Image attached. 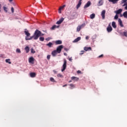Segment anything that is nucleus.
Returning <instances> with one entry per match:
<instances>
[{
	"mask_svg": "<svg viewBox=\"0 0 127 127\" xmlns=\"http://www.w3.org/2000/svg\"><path fill=\"white\" fill-rule=\"evenodd\" d=\"M40 35H41V31L36 29L34 33V40H37Z\"/></svg>",
	"mask_w": 127,
	"mask_h": 127,
	"instance_id": "obj_1",
	"label": "nucleus"
},
{
	"mask_svg": "<svg viewBox=\"0 0 127 127\" xmlns=\"http://www.w3.org/2000/svg\"><path fill=\"white\" fill-rule=\"evenodd\" d=\"M63 69H62V72H64L65 71L66 67H67V61H66V59L64 60V63L63 65Z\"/></svg>",
	"mask_w": 127,
	"mask_h": 127,
	"instance_id": "obj_2",
	"label": "nucleus"
},
{
	"mask_svg": "<svg viewBox=\"0 0 127 127\" xmlns=\"http://www.w3.org/2000/svg\"><path fill=\"white\" fill-rule=\"evenodd\" d=\"M62 49H63V45H60L57 48L56 50L58 54L61 53V51H62Z\"/></svg>",
	"mask_w": 127,
	"mask_h": 127,
	"instance_id": "obj_3",
	"label": "nucleus"
},
{
	"mask_svg": "<svg viewBox=\"0 0 127 127\" xmlns=\"http://www.w3.org/2000/svg\"><path fill=\"white\" fill-rule=\"evenodd\" d=\"M85 27V24H82L80 25H78L76 28V31H77V32H79V31L81 30V29L83 28V27Z\"/></svg>",
	"mask_w": 127,
	"mask_h": 127,
	"instance_id": "obj_4",
	"label": "nucleus"
},
{
	"mask_svg": "<svg viewBox=\"0 0 127 127\" xmlns=\"http://www.w3.org/2000/svg\"><path fill=\"white\" fill-rule=\"evenodd\" d=\"M107 30L108 32H112L113 31V28L111 26V24H109L108 27L107 28Z\"/></svg>",
	"mask_w": 127,
	"mask_h": 127,
	"instance_id": "obj_5",
	"label": "nucleus"
},
{
	"mask_svg": "<svg viewBox=\"0 0 127 127\" xmlns=\"http://www.w3.org/2000/svg\"><path fill=\"white\" fill-rule=\"evenodd\" d=\"M24 33L25 35H26V37H29V36H30V33H29V32H28V30L26 29L24 31Z\"/></svg>",
	"mask_w": 127,
	"mask_h": 127,
	"instance_id": "obj_6",
	"label": "nucleus"
},
{
	"mask_svg": "<svg viewBox=\"0 0 127 127\" xmlns=\"http://www.w3.org/2000/svg\"><path fill=\"white\" fill-rule=\"evenodd\" d=\"M122 11H123V9H119V10L115 11L114 12L115 13H116V14H121Z\"/></svg>",
	"mask_w": 127,
	"mask_h": 127,
	"instance_id": "obj_7",
	"label": "nucleus"
},
{
	"mask_svg": "<svg viewBox=\"0 0 127 127\" xmlns=\"http://www.w3.org/2000/svg\"><path fill=\"white\" fill-rule=\"evenodd\" d=\"M63 21H64V18H62L60 19V20L59 21H58L57 22L56 24H61V23H63Z\"/></svg>",
	"mask_w": 127,
	"mask_h": 127,
	"instance_id": "obj_8",
	"label": "nucleus"
},
{
	"mask_svg": "<svg viewBox=\"0 0 127 127\" xmlns=\"http://www.w3.org/2000/svg\"><path fill=\"white\" fill-rule=\"evenodd\" d=\"M118 22L121 27H124V24H123V21H122V19H121V18L118 19Z\"/></svg>",
	"mask_w": 127,
	"mask_h": 127,
	"instance_id": "obj_9",
	"label": "nucleus"
},
{
	"mask_svg": "<svg viewBox=\"0 0 127 127\" xmlns=\"http://www.w3.org/2000/svg\"><path fill=\"white\" fill-rule=\"evenodd\" d=\"M91 5V1H88L87 3L84 5V8H87V7H89Z\"/></svg>",
	"mask_w": 127,
	"mask_h": 127,
	"instance_id": "obj_10",
	"label": "nucleus"
},
{
	"mask_svg": "<svg viewBox=\"0 0 127 127\" xmlns=\"http://www.w3.org/2000/svg\"><path fill=\"white\" fill-rule=\"evenodd\" d=\"M34 58L33 57H31L29 59V63L33 64L34 63Z\"/></svg>",
	"mask_w": 127,
	"mask_h": 127,
	"instance_id": "obj_11",
	"label": "nucleus"
},
{
	"mask_svg": "<svg viewBox=\"0 0 127 127\" xmlns=\"http://www.w3.org/2000/svg\"><path fill=\"white\" fill-rule=\"evenodd\" d=\"M106 14V10H103L101 13V16L103 19H105V15Z\"/></svg>",
	"mask_w": 127,
	"mask_h": 127,
	"instance_id": "obj_12",
	"label": "nucleus"
},
{
	"mask_svg": "<svg viewBox=\"0 0 127 127\" xmlns=\"http://www.w3.org/2000/svg\"><path fill=\"white\" fill-rule=\"evenodd\" d=\"M32 39L34 40V35H33L32 36H31L30 38L28 37H25V40H31Z\"/></svg>",
	"mask_w": 127,
	"mask_h": 127,
	"instance_id": "obj_13",
	"label": "nucleus"
},
{
	"mask_svg": "<svg viewBox=\"0 0 127 127\" xmlns=\"http://www.w3.org/2000/svg\"><path fill=\"white\" fill-rule=\"evenodd\" d=\"M30 76L31 78H34L36 76V73L35 72H31L30 73Z\"/></svg>",
	"mask_w": 127,
	"mask_h": 127,
	"instance_id": "obj_14",
	"label": "nucleus"
},
{
	"mask_svg": "<svg viewBox=\"0 0 127 127\" xmlns=\"http://www.w3.org/2000/svg\"><path fill=\"white\" fill-rule=\"evenodd\" d=\"M65 6H66V5H64L59 8V13H61V12H62L61 11L62 10V9H63V8H64V7H65Z\"/></svg>",
	"mask_w": 127,
	"mask_h": 127,
	"instance_id": "obj_15",
	"label": "nucleus"
},
{
	"mask_svg": "<svg viewBox=\"0 0 127 127\" xmlns=\"http://www.w3.org/2000/svg\"><path fill=\"white\" fill-rule=\"evenodd\" d=\"M57 53L58 52H57L56 50H54L52 52V55L55 57V56H56V55H57Z\"/></svg>",
	"mask_w": 127,
	"mask_h": 127,
	"instance_id": "obj_16",
	"label": "nucleus"
},
{
	"mask_svg": "<svg viewBox=\"0 0 127 127\" xmlns=\"http://www.w3.org/2000/svg\"><path fill=\"white\" fill-rule=\"evenodd\" d=\"M59 28V26H57L56 25H53L51 28V30H55L56 28Z\"/></svg>",
	"mask_w": 127,
	"mask_h": 127,
	"instance_id": "obj_17",
	"label": "nucleus"
},
{
	"mask_svg": "<svg viewBox=\"0 0 127 127\" xmlns=\"http://www.w3.org/2000/svg\"><path fill=\"white\" fill-rule=\"evenodd\" d=\"M110 2H112V3H117L119 0H108Z\"/></svg>",
	"mask_w": 127,
	"mask_h": 127,
	"instance_id": "obj_18",
	"label": "nucleus"
},
{
	"mask_svg": "<svg viewBox=\"0 0 127 127\" xmlns=\"http://www.w3.org/2000/svg\"><path fill=\"white\" fill-rule=\"evenodd\" d=\"M80 40H81V37H78L76 39H75L73 41V42H74V43L78 42V41H80Z\"/></svg>",
	"mask_w": 127,
	"mask_h": 127,
	"instance_id": "obj_19",
	"label": "nucleus"
},
{
	"mask_svg": "<svg viewBox=\"0 0 127 127\" xmlns=\"http://www.w3.org/2000/svg\"><path fill=\"white\" fill-rule=\"evenodd\" d=\"M55 44H56V45H58L59 44H62V41L61 40L56 41Z\"/></svg>",
	"mask_w": 127,
	"mask_h": 127,
	"instance_id": "obj_20",
	"label": "nucleus"
},
{
	"mask_svg": "<svg viewBox=\"0 0 127 127\" xmlns=\"http://www.w3.org/2000/svg\"><path fill=\"white\" fill-rule=\"evenodd\" d=\"M46 46H48V47L51 48L53 46V43H52V42H49L46 45Z\"/></svg>",
	"mask_w": 127,
	"mask_h": 127,
	"instance_id": "obj_21",
	"label": "nucleus"
},
{
	"mask_svg": "<svg viewBox=\"0 0 127 127\" xmlns=\"http://www.w3.org/2000/svg\"><path fill=\"white\" fill-rule=\"evenodd\" d=\"M112 26L114 28H117V25H116V22L115 21L112 22Z\"/></svg>",
	"mask_w": 127,
	"mask_h": 127,
	"instance_id": "obj_22",
	"label": "nucleus"
},
{
	"mask_svg": "<svg viewBox=\"0 0 127 127\" xmlns=\"http://www.w3.org/2000/svg\"><path fill=\"white\" fill-rule=\"evenodd\" d=\"M68 86H70V87H69L70 89H74L75 87V85L73 83H71V84H69Z\"/></svg>",
	"mask_w": 127,
	"mask_h": 127,
	"instance_id": "obj_23",
	"label": "nucleus"
},
{
	"mask_svg": "<svg viewBox=\"0 0 127 127\" xmlns=\"http://www.w3.org/2000/svg\"><path fill=\"white\" fill-rule=\"evenodd\" d=\"M103 3H104V2L102 0H99L98 2V5L99 6H101V5H103Z\"/></svg>",
	"mask_w": 127,
	"mask_h": 127,
	"instance_id": "obj_24",
	"label": "nucleus"
},
{
	"mask_svg": "<svg viewBox=\"0 0 127 127\" xmlns=\"http://www.w3.org/2000/svg\"><path fill=\"white\" fill-rule=\"evenodd\" d=\"M95 16H96V15L95 14V13H92V14H91L90 15V17L91 19H94V18H95Z\"/></svg>",
	"mask_w": 127,
	"mask_h": 127,
	"instance_id": "obj_25",
	"label": "nucleus"
},
{
	"mask_svg": "<svg viewBox=\"0 0 127 127\" xmlns=\"http://www.w3.org/2000/svg\"><path fill=\"white\" fill-rule=\"evenodd\" d=\"M71 80H73L75 81H78V80H79V78L75 77V76H72L71 78Z\"/></svg>",
	"mask_w": 127,
	"mask_h": 127,
	"instance_id": "obj_26",
	"label": "nucleus"
},
{
	"mask_svg": "<svg viewBox=\"0 0 127 127\" xmlns=\"http://www.w3.org/2000/svg\"><path fill=\"white\" fill-rule=\"evenodd\" d=\"M84 50L85 51H88V50H92V48L91 47H85Z\"/></svg>",
	"mask_w": 127,
	"mask_h": 127,
	"instance_id": "obj_27",
	"label": "nucleus"
},
{
	"mask_svg": "<svg viewBox=\"0 0 127 127\" xmlns=\"http://www.w3.org/2000/svg\"><path fill=\"white\" fill-rule=\"evenodd\" d=\"M51 82H55V83H57V81H56L55 80V79H54V78L53 77H51L50 79Z\"/></svg>",
	"mask_w": 127,
	"mask_h": 127,
	"instance_id": "obj_28",
	"label": "nucleus"
},
{
	"mask_svg": "<svg viewBox=\"0 0 127 127\" xmlns=\"http://www.w3.org/2000/svg\"><path fill=\"white\" fill-rule=\"evenodd\" d=\"M123 16L125 17V18H127V11L123 13Z\"/></svg>",
	"mask_w": 127,
	"mask_h": 127,
	"instance_id": "obj_29",
	"label": "nucleus"
},
{
	"mask_svg": "<svg viewBox=\"0 0 127 127\" xmlns=\"http://www.w3.org/2000/svg\"><path fill=\"white\" fill-rule=\"evenodd\" d=\"M25 50L26 51V53H28V52H29V47L28 46H26L25 48Z\"/></svg>",
	"mask_w": 127,
	"mask_h": 127,
	"instance_id": "obj_30",
	"label": "nucleus"
},
{
	"mask_svg": "<svg viewBox=\"0 0 127 127\" xmlns=\"http://www.w3.org/2000/svg\"><path fill=\"white\" fill-rule=\"evenodd\" d=\"M81 4H82V2H78V3L77 4V5H76V8L77 9H78V8H79V7H80L81 6Z\"/></svg>",
	"mask_w": 127,
	"mask_h": 127,
	"instance_id": "obj_31",
	"label": "nucleus"
},
{
	"mask_svg": "<svg viewBox=\"0 0 127 127\" xmlns=\"http://www.w3.org/2000/svg\"><path fill=\"white\" fill-rule=\"evenodd\" d=\"M6 63H8V64H11V63L10 62V59H8L5 60Z\"/></svg>",
	"mask_w": 127,
	"mask_h": 127,
	"instance_id": "obj_32",
	"label": "nucleus"
},
{
	"mask_svg": "<svg viewBox=\"0 0 127 127\" xmlns=\"http://www.w3.org/2000/svg\"><path fill=\"white\" fill-rule=\"evenodd\" d=\"M40 41H44V37H40L39 38Z\"/></svg>",
	"mask_w": 127,
	"mask_h": 127,
	"instance_id": "obj_33",
	"label": "nucleus"
},
{
	"mask_svg": "<svg viewBox=\"0 0 127 127\" xmlns=\"http://www.w3.org/2000/svg\"><path fill=\"white\" fill-rule=\"evenodd\" d=\"M16 52L17 53H21V51H20V49H17L16 50Z\"/></svg>",
	"mask_w": 127,
	"mask_h": 127,
	"instance_id": "obj_34",
	"label": "nucleus"
},
{
	"mask_svg": "<svg viewBox=\"0 0 127 127\" xmlns=\"http://www.w3.org/2000/svg\"><path fill=\"white\" fill-rule=\"evenodd\" d=\"M3 10H4L5 12H7V8L5 6L3 7Z\"/></svg>",
	"mask_w": 127,
	"mask_h": 127,
	"instance_id": "obj_35",
	"label": "nucleus"
},
{
	"mask_svg": "<svg viewBox=\"0 0 127 127\" xmlns=\"http://www.w3.org/2000/svg\"><path fill=\"white\" fill-rule=\"evenodd\" d=\"M118 18H119V15H118V14H116L114 17V19H118Z\"/></svg>",
	"mask_w": 127,
	"mask_h": 127,
	"instance_id": "obj_36",
	"label": "nucleus"
},
{
	"mask_svg": "<svg viewBox=\"0 0 127 127\" xmlns=\"http://www.w3.org/2000/svg\"><path fill=\"white\" fill-rule=\"evenodd\" d=\"M31 53H33V54H34V53H35V51H34V49H33V48H32L31 49Z\"/></svg>",
	"mask_w": 127,
	"mask_h": 127,
	"instance_id": "obj_37",
	"label": "nucleus"
},
{
	"mask_svg": "<svg viewBox=\"0 0 127 127\" xmlns=\"http://www.w3.org/2000/svg\"><path fill=\"white\" fill-rule=\"evenodd\" d=\"M58 77H60V78H63V75H62V74L59 73V74H58L57 75Z\"/></svg>",
	"mask_w": 127,
	"mask_h": 127,
	"instance_id": "obj_38",
	"label": "nucleus"
},
{
	"mask_svg": "<svg viewBox=\"0 0 127 127\" xmlns=\"http://www.w3.org/2000/svg\"><path fill=\"white\" fill-rule=\"evenodd\" d=\"M127 0H122V1H121V3H126V2H127Z\"/></svg>",
	"mask_w": 127,
	"mask_h": 127,
	"instance_id": "obj_39",
	"label": "nucleus"
},
{
	"mask_svg": "<svg viewBox=\"0 0 127 127\" xmlns=\"http://www.w3.org/2000/svg\"><path fill=\"white\" fill-rule=\"evenodd\" d=\"M11 11L12 13H13L14 12V8H13V7H12L11 8Z\"/></svg>",
	"mask_w": 127,
	"mask_h": 127,
	"instance_id": "obj_40",
	"label": "nucleus"
},
{
	"mask_svg": "<svg viewBox=\"0 0 127 127\" xmlns=\"http://www.w3.org/2000/svg\"><path fill=\"white\" fill-rule=\"evenodd\" d=\"M124 36H126V37H127V32H124Z\"/></svg>",
	"mask_w": 127,
	"mask_h": 127,
	"instance_id": "obj_41",
	"label": "nucleus"
},
{
	"mask_svg": "<svg viewBox=\"0 0 127 127\" xmlns=\"http://www.w3.org/2000/svg\"><path fill=\"white\" fill-rule=\"evenodd\" d=\"M50 57H51V56L48 55L47 57V59H48V60H50Z\"/></svg>",
	"mask_w": 127,
	"mask_h": 127,
	"instance_id": "obj_42",
	"label": "nucleus"
},
{
	"mask_svg": "<svg viewBox=\"0 0 127 127\" xmlns=\"http://www.w3.org/2000/svg\"><path fill=\"white\" fill-rule=\"evenodd\" d=\"M104 57V55H101L98 57V58H103Z\"/></svg>",
	"mask_w": 127,
	"mask_h": 127,
	"instance_id": "obj_43",
	"label": "nucleus"
},
{
	"mask_svg": "<svg viewBox=\"0 0 127 127\" xmlns=\"http://www.w3.org/2000/svg\"><path fill=\"white\" fill-rule=\"evenodd\" d=\"M50 39H51V38L49 37V38H46V40L47 41H49V40H50Z\"/></svg>",
	"mask_w": 127,
	"mask_h": 127,
	"instance_id": "obj_44",
	"label": "nucleus"
},
{
	"mask_svg": "<svg viewBox=\"0 0 127 127\" xmlns=\"http://www.w3.org/2000/svg\"><path fill=\"white\" fill-rule=\"evenodd\" d=\"M89 38H90V37L88 36L85 37V39H86V40H89Z\"/></svg>",
	"mask_w": 127,
	"mask_h": 127,
	"instance_id": "obj_45",
	"label": "nucleus"
},
{
	"mask_svg": "<svg viewBox=\"0 0 127 127\" xmlns=\"http://www.w3.org/2000/svg\"><path fill=\"white\" fill-rule=\"evenodd\" d=\"M77 74H81V71L80 70H78L77 71Z\"/></svg>",
	"mask_w": 127,
	"mask_h": 127,
	"instance_id": "obj_46",
	"label": "nucleus"
},
{
	"mask_svg": "<svg viewBox=\"0 0 127 127\" xmlns=\"http://www.w3.org/2000/svg\"><path fill=\"white\" fill-rule=\"evenodd\" d=\"M84 54V51H81V53L80 54V55Z\"/></svg>",
	"mask_w": 127,
	"mask_h": 127,
	"instance_id": "obj_47",
	"label": "nucleus"
},
{
	"mask_svg": "<svg viewBox=\"0 0 127 127\" xmlns=\"http://www.w3.org/2000/svg\"><path fill=\"white\" fill-rule=\"evenodd\" d=\"M64 50H65V51H68V49H67V48H64Z\"/></svg>",
	"mask_w": 127,
	"mask_h": 127,
	"instance_id": "obj_48",
	"label": "nucleus"
},
{
	"mask_svg": "<svg viewBox=\"0 0 127 127\" xmlns=\"http://www.w3.org/2000/svg\"><path fill=\"white\" fill-rule=\"evenodd\" d=\"M68 86V84H64L63 86V87H67Z\"/></svg>",
	"mask_w": 127,
	"mask_h": 127,
	"instance_id": "obj_49",
	"label": "nucleus"
},
{
	"mask_svg": "<svg viewBox=\"0 0 127 127\" xmlns=\"http://www.w3.org/2000/svg\"><path fill=\"white\" fill-rule=\"evenodd\" d=\"M68 60H69V61H72V58H69Z\"/></svg>",
	"mask_w": 127,
	"mask_h": 127,
	"instance_id": "obj_50",
	"label": "nucleus"
},
{
	"mask_svg": "<svg viewBox=\"0 0 127 127\" xmlns=\"http://www.w3.org/2000/svg\"><path fill=\"white\" fill-rule=\"evenodd\" d=\"M44 35V34H42V33H41L40 36H43Z\"/></svg>",
	"mask_w": 127,
	"mask_h": 127,
	"instance_id": "obj_51",
	"label": "nucleus"
},
{
	"mask_svg": "<svg viewBox=\"0 0 127 127\" xmlns=\"http://www.w3.org/2000/svg\"><path fill=\"white\" fill-rule=\"evenodd\" d=\"M64 55L65 56H67V54H66V53H64Z\"/></svg>",
	"mask_w": 127,
	"mask_h": 127,
	"instance_id": "obj_52",
	"label": "nucleus"
},
{
	"mask_svg": "<svg viewBox=\"0 0 127 127\" xmlns=\"http://www.w3.org/2000/svg\"><path fill=\"white\" fill-rule=\"evenodd\" d=\"M120 16H121V17H123V16H124V14L123 15L122 14H121Z\"/></svg>",
	"mask_w": 127,
	"mask_h": 127,
	"instance_id": "obj_53",
	"label": "nucleus"
},
{
	"mask_svg": "<svg viewBox=\"0 0 127 127\" xmlns=\"http://www.w3.org/2000/svg\"><path fill=\"white\" fill-rule=\"evenodd\" d=\"M124 5H126V6H127V2L124 4Z\"/></svg>",
	"mask_w": 127,
	"mask_h": 127,
	"instance_id": "obj_54",
	"label": "nucleus"
},
{
	"mask_svg": "<svg viewBox=\"0 0 127 127\" xmlns=\"http://www.w3.org/2000/svg\"><path fill=\"white\" fill-rule=\"evenodd\" d=\"M13 0H8V1H9V2H11V1H12Z\"/></svg>",
	"mask_w": 127,
	"mask_h": 127,
	"instance_id": "obj_55",
	"label": "nucleus"
},
{
	"mask_svg": "<svg viewBox=\"0 0 127 127\" xmlns=\"http://www.w3.org/2000/svg\"><path fill=\"white\" fill-rule=\"evenodd\" d=\"M0 57H3V55H0Z\"/></svg>",
	"mask_w": 127,
	"mask_h": 127,
	"instance_id": "obj_56",
	"label": "nucleus"
},
{
	"mask_svg": "<svg viewBox=\"0 0 127 127\" xmlns=\"http://www.w3.org/2000/svg\"><path fill=\"white\" fill-rule=\"evenodd\" d=\"M125 8L127 10V6H125Z\"/></svg>",
	"mask_w": 127,
	"mask_h": 127,
	"instance_id": "obj_57",
	"label": "nucleus"
},
{
	"mask_svg": "<svg viewBox=\"0 0 127 127\" xmlns=\"http://www.w3.org/2000/svg\"><path fill=\"white\" fill-rule=\"evenodd\" d=\"M53 72H54V73H57V71H56L55 70H53Z\"/></svg>",
	"mask_w": 127,
	"mask_h": 127,
	"instance_id": "obj_58",
	"label": "nucleus"
},
{
	"mask_svg": "<svg viewBox=\"0 0 127 127\" xmlns=\"http://www.w3.org/2000/svg\"><path fill=\"white\" fill-rule=\"evenodd\" d=\"M79 2H82V0H79Z\"/></svg>",
	"mask_w": 127,
	"mask_h": 127,
	"instance_id": "obj_59",
	"label": "nucleus"
},
{
	"mask_svg": "<svg viewBox=\"0 0 127 127\" xmlns=\"http://www.w3.org/2000/svg\"><path fill=\"white\" fill-rule=\"evenodd\" d=\"M71 82H72V81H71V80H69V81H68V83H71Z\"/></svg>",
	"mask_w": 127,
	"mask_h": 127,
	"instance_id": "obj_60",
	"label": "nucleus"
},
{
	"mask_svg": "<svg viewBox=\"0 0 127 127\" xmlns=\"http://www.w3.org/2000/svg\"><path fill=\"white\" fill-rule=\"evenodd\" d=\"M0 5H1V4H0Z\"/></svg>",
	"mask_w": 127,
	"mask_h": 127,
	"instance_id": "obj_61",
	"label": "nucleus"
}]
</instances>
